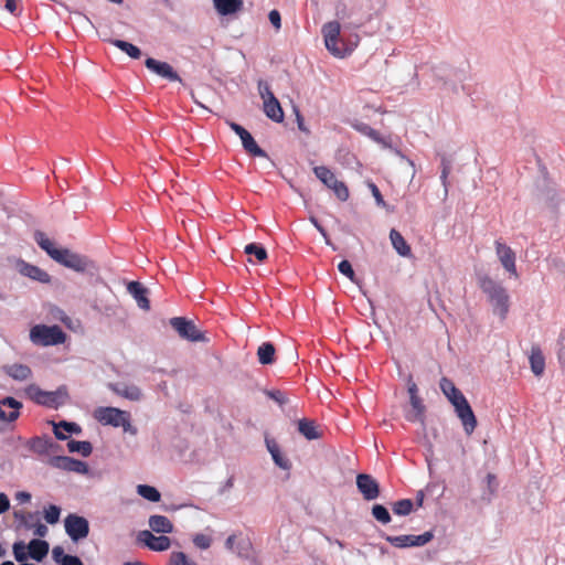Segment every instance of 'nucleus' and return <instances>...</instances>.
I'll use <instances>...</instances> for the list:
<instances>
[{
    "mask_svg": "<svg viewBox=\"0 0 565 565\" xmlns=\"http://www.w3.org/2000/svg\"><path fill=\"white\" fill-rule=\"evenodd\" d=\"M34 241L57 264L90 277L98 274V267L93 259L68 248L56 247L43 232L35 231Z\"/></svg>",
    "mask_w": 565,
    "mask_h": 565,
    "instance_id": "f257e3e1",
    "label": "nucleus"
},
{
    "mask_svg": "<svg viewBox=\"0 0 565 565\" xmlns=\"http://www.w3.org/2000/svg\"><path fill=\"white\" fill-rule=\"evenodd\" d=\"M322 35L326 49L335 57L343 58L350 55L359 44L358 34L345 36L341 33V25L338 21H330L323 24Z\"/></svg>",
    "mask_w": 565,
    "mask_h": 565,
    "instance_id": "f03ea898",
    "label": "nucleus"
},
{
    "mask_svg": "<svg viewBox=\"0 0 565 565\" xmlns=\"http://www.w3.org/2000/svg\"><path fill=\"white\" fill-rule=\"evenodd\" d=\"M479 287L488 296L493 312L505 319L509 312V295L505 288L487 275L479 276Z\"/></svg>",
    "mask_w": 565,
    "mask_h": 565,
    "instance_id": "7ed1b4c3",
    "label": "nucleus"
},
{
    "mask_svg": "<svg viewBox=\"0 0 565 565\" xmlns=\"http://www.w3.org/2000/svg\"><path fill=\"white\" fill-rule=\"evenodd\" d=\"M94 417L104 426L122 428L124 433L131 436L138 435V428L131 424V414L117 407H98Z\"/></svg>",
    "mask_w": 565,
    "mask_h": 565,
    "instance_id": "20e7f679",
    "label": "nucleus"
},
{
    "mask_svg": "<svg viewBox=\"0 0 565 565\" xmlns=\"http://www.w3.org/2000/svg\"><path fill=\"white\" fill-rule=\"evenodd\" d=\"M26 396L38 405L57 409L68 399L66 386H58L55 391H44L36 384H30L25 387Z\"/></svg>",
    "mask_w": 565,
    "mask_h": 565,
    "instance_id": "39448f33",
    "label": "nucleus"
},
{
    "mask_svg": "<svg viewBox=\"0 0 565 565\" xmlns=\"http://www.w3.org/2000/svg\"><path fill=\"white\" fill-rule=\"evenodd\" d=\"M30 340L36 345H57L65 342L66 333L57 324H36L30 330Z\"/></svg>",
    "mask_w": 565,
    "mask_h": 565,
    "instance_id": "423d86ee",
    "label": "nucleus"
},
{
    "mask_svg": "<svg viewBox=\"0 0 565 565\" xmlns=\"http://www.w3.org/2000/svg\"><path fill=\"white\" fill-rule=\"evenodd\" d=\"M316 177L329 189H332L334 194L340 201H347L349 199L348 186L337 179L334 173L324 166L313 168Z\"/></svg>",
    "mask_w": 565,
    "mask_h": 565,
    "instance_id": "0eeeda50",
    "label": "nucleus"
},
{
    "mask_svg": "<svg viewBox=\"0 0 565 565\" xmlns=\"http://www.w3.org/2000/svg\"><path fill=\"white\" fill-rule=\"evenodd\" d=\"M382 537L397 548L419 547L426 545L434 539V532L426 531L419 535L406 534L396 536L384 534Z\"/></svg>",
    "mask_w": 565,
    "mask_h": 565,
    "instance_id": "6e6552de",
    "label": "nucleus"
},
{
    "mask_svg": "<svg viewBox=\"0 0 565 565\" xmlns=\"http://www.w3.org/2000/svg\"><path fill=\"white\" fill-rule=\"evenodd\" d=\"M64 527L68 537L77 543L89 534V522L86 518L76 513H70L64 519Z\"/></svg>",
    "mask_w": 565,
    "mask_h": 565,
    "instance_id": "1a4fd4ad",
    "label": "nucleus"
},
{
    "mask_svg": "<svg viewBox=\"0 0 565 565\" xmlns=\"http://www.w3.org/2000/svg\"><path fill=\"white\" fill-rule=\"evenodd\" d=\"M170 326L178 332V334L191 342L206 341L205 335L194 324L192 320L185 317H173L170 319Z\"/></svg>",
    "mask_w": 565,
    "mask_h": 565,
    "instance_id": "9d476101",
    "label": "nucleus"
},
{
    "mask_svg": "<svg viewBox=\"0 0 565 565\" xmlns=\"http://www.w3.org/2000/svg\"><path fill=\"white\" fill-rule=\"evenodd\" d=\"M227 125L239 137L242 146L246 152L253 157L268 158L267 152L257 145L248 130L234 121H227Z\"/></svg>",
    "mask_w": 565,
    "mask_h": 565,
    "instance_id": "9b49d317",
    "label": "nucleus"
},
{
    "mask_svg": "<svg viewBox=\"0 0 565 565\" xmlns=\"http://www.w3.org/2000/svg\"><path fill=\"white\" fill-rule=\"evenodd\" d=\"M47 463L53 468L79 475H87L89 471L86 462L68 456H53L47 460Z\"/></svg>",
    "mask_w": 565,
    "mask_h": 565,
    "instance_id": "f8f14e48",
    "label": "nucleus"
},
{
    "mask_svg": "<svg viewBox=\"0 0 565 565\" xmlns=\"http://www.w3.org/2000/svg\"><path fill=\"white\" fill-rule=\"evenodd\" d=\"M358 491L365 501H373L380 497L381 488L375 478L369 473H359L355 478Z\"/></svg>",
    "mask_w": 565,
    "mask_h": 565,
    "instance_id": "ddd939ff",
    "label": "nucleus"
},
{
    "mask_svg": "<svg viewBox=\"0 0 565 565\" xmlns=\"http://www.w3.org/2000/svg\"><path fill=\"white\" fill-rule=\"evenodd\" d=\"M145 66L156 75L169 81V82H182V78L178 72L167 62L156 60L153 57H147Z\"/></svg>",
    "mask_w": 565,
    "mask_h": 565,
    "instance_id": "4468645a",
    "label": "nucleus"
},
{
    "mask_svg": "<svg viewBox=\"0 0 565 565\" xmlns=\"http://www.w3.org/2000/svg\"><path fill=\"white\" fill-rule=\"evenodd\" d=\"M137 540L149 550L154 552L167 551L171 545L170 537L166 535L156 536L151 531L148 530L140 531L138 533Z\"/></svg>",
    "mask_w": 565,
    "mask_h": 565,
    "instance_id": "2eb2a0df",
    "label": "nucleus"
},
{
    "mask_svg": "<svg viewBox=\"0 0 565 565\" xmlns=\"http://www.w3.org/2000/svg\"><path fill=\"white\" fill-rule=\"evenodd\" d=\"M107 387L116 395L131 402H140L143 398L141 388L135 384L127 383H108Z\"/></svg>",
    "mask_w": 565,
    "mask_h": 565,
    "instance_id": "dca6fc26",
    "label": "nucleus"
},
{
    "mask_svg": "<svg viewBox=\"0 0 565 565\" xmlns=\"http://www.w3.org/2000/svg\"><path fill=\"white\" fill-rule=\"evenodd\" d=\"M17 268L22 276H25L32 280H35V281H39L42 284L51 282V276L45 270H43L42 268H40L35 265L26 263L23 259L18 260Z\"/></svg>",
    "mask_w": 565,
    "mask_h": 565,
    "instance_id": "f3484780",
    "label": "nucleus"
},
{
    "mask_svg": "<svg viewBox=\"0 0 565 565\" xmlns=\"http://www.w3.org/2000/svg\"><path fill=\"white\" fill-rule=\"evenodd\" d=\"M455 413L457 417L460 419L465 433L467 435H471L478 425V420L469 402L467 401L459 407L455 408Z\"/></svg>",
    "mask_w": 565,
    "mask_h": 565,
    "instance_id": "a211bd4d",
    "label": "nucleus"
},
{
    "mask_svg": "<svg viewBox=\"0 0 565 565\" xmlns=\"http://www.w3.org/2000/svg\"><path fill=\"white\" fill-rule=\"evenodd\" d=\"M495 253H497V256L500 259L503 268L508 273L516 276L514 252L504 243H502L500 241H495Z\"/></svg>",
    "mask_w": 565,
    "mask_h": 565,
    "instance_id": "6ab92c4d",
    "label": "nucleus"
},
{
    "mask_svg": "<svg viewBox=\"0 0 565 565\" xmlns=\"http://www.w3.org/2000/svg\"><path fill=\"white\" fill-rule=\"evenodd\" d=\"M30 450L38 455H46L50 451H54L61 448V446L52 440L46 435L35 436L26 443Z\"/></svg>",
    "mask_w": 565,
    "mask_h": 565,
    "instance_id": "aec40b11",
    "label": "nucleus"
},
{
    "mask_svg": "<svg viewBox=\"0 0 565 565\" xmlns=\"http://www.w3.org/2000/svg\"><path fill=\"white\" fill-rule=\"evenodd\" d=\"M265 444L274 463L280 469L289 471L292 466L291 461L282 455L277 441L274 438L266 436Z\"/></svg>",
    "mask_w": 565,
    "mask_h": 565,
    "instance_id": "412c9836",
    "label": "nucleus"
},
{
    "mask_svg": "<svg viewBox=\"0 0 565 565\" xmlns=\"http://www.w3.org/2000/svg\"><path fill=\"white\" fill-rule=\"evenodd\" d=\"M127 291L136 300L138 307L142 310L150 309L148 299V289L139 281L131 280L127 284Z\"/></svg>",
    "mask_w": 565,
    "mask_h": 565,
    "instance_id": "4be33fe9",
    "label": "nucleus"
},
{
    "mask_svg": "<svg viewBox=\"0 0 565 565\" xmlns=\"http://www.w3.org/2000/svg\"><path fill=\"white\" fill-rule=\"evenodd\" d=\"M264 113L270 120L275 122L279 124L284 121L285 114L279 100L275 97V95H270V98L265 99Z\"/></svg>",
    "mask_w": 565,
    "mask_h": 565,
    "instance_id": "5701e85b",
    "label": "nucleus"
},
{
    "mask_svg": "<svg viewBox=\"0 0 565 565\" xmlns=\"http://www.w3.org/2000/svg\"><path fill=\"white\" fill-rule=\"evenodd\" d=\"M28 550H29V557H31L32 559L36 561V562H42L43 558L47 555L49 553V550H50V545L46 541L44 540H41V539H32L30 542H29V545H28Z\"/></svg>",
    "mask_w": 565,
    "mask_h": 565,
    "instance_id": "b1692460",
    "label": "nucleus"
},
{
    "mask_svg": "<svg viewBox=\"0 0 565 565\" xmlns=\"http://www.w3.org/2000/svg\"><path fill=\"white\" fill-rule=\"evenodd\" d=\"M151 532L168 534L173 532L172 522L164 515L154 514L149 518Z\"/></svg>",
    "mask_w": 565,
    "mask_h": 565,
    "instance_id": "393cba45",
    "label": "nucleus"
},
{
    "mask_svg": "<svg viewBox=\"0 0 565 565\" xmlns=\"http://www.w3.org/2000/svg\"><path fill=\"white\" fill-rule=\"evenodd\" d=\"M390 239L392 246L399 256L408 257L412 254L411 246L407 244L403 235L395 228L390 232Z\"/></svg>",
    "mask_w": 565,
    "mask_h": 565,
    "instance_id": "a878e982",
    "label": "nucleus"
},
{
    "mask_svg": "<svg viewBox=\"0 0 565 565\" xmlns=\"http://www.w3.org/2000/svg\"><path fill=\"white\" fill-rule=\"evenodd\" d=\"M3 371L15 381H25L32 375L31 369L26 364L21 363L6 365Z\"/></svg>",
    "mask_w": 565,
    "mask_h": 565,
    "instance_id": "bb28decb",
    "label": "nucleus"
},
{
    "mask_svg": "<svg viewBox=\"0 0 565 565\" xmlns=\"http://www.w3.org/2000/svg\"><path fill=\"white\" fill-rule=\"evenodd\" d=\"M529 360H530L532 372L536 376L542 375L544 372V369H545V358H544L540 347H532Z\"/></svg>",
    "mask_w": 565,
    "mask_h": 565,
    "instance_id": "cd10ccee",
    "label": "nucleus"
},
{
    "mask_svg": "<svg viewBox=\"0 0 565 565\" xmlns=\"http://www.w3.org/2000/svg\"><path fill=\"white\" fill-rule=\"evenodd\" d=\"M216 11L221 15H231L241 10L242 0H213Z\"/></svg>",
    "mask_w": 565,
    "mask_h": 565,
    "instance_id": "c85d7f7f",
    "label": "nucleus"
},
{
    "mask_svg": "<svg viewBox=\"0 0 565 565\" xmlns=\"http://www.w3.org/2000/svg\"><path fill=\"white\" fill-rule=\"evenodd\" d=\"M452 164H454V159L451 156H448L446 153H443L440 156V181L444 186L445 198L448 195V188H449L448 175L451 172Z\"/></svg>",
    "mask_w": 565,
    "mask_h": 565,
    "instance_id": "c756f323",
    "label": "nucleus"
},
{
    "mask_svg": "<svg viewBox=\"0 0 565 565\" xmlns=\"http://www.w3.org/2000/svg\"><path fill=\"white\" fill-rule=\"evenodd\" d=\"M298 431L308 440H316L321 436L316 423L307 418L298 420Z\"/></svg>",
    "mask_w": 565,
    "mask_h": 565,
    "instance_id": "7c9ffc66",
    "label": "nucleus"
},
{
    "mask_svg": "<svg viewBox=\"0 0 565 565\" xmlns=\"http://www.w3.org/2000/svg\"><path fill=\"white\" fill-rule=\"evenodd\" d=\"M275 345L271 342H264L257 349V358L260 364L269 365L275 362Z\"/></svg>",
    "mask_w": 565,
    "mask_h": 565,
    "instance_id": "2f4dec72",
    "label": "nucleus"
},
{
    "mask_svg": "<svg viewBox=\"0 0 565 565\" xmlns=\"http://www.w3.org/2000/svg\"><path fill=\"white\" fill-rule=\"evenodd\" d=\"M109 42L134 60H137L142 55L141 50L130 42L119 39H111Z\"/></svg>",
    "mask_w": 565,
    "mask_h": 565,
    "instance_id": "473e14b6",
    "label": "nucleus"
},
{
    "mask_svg": "<svg viewBox=\"0 0 565 565\" xmlns=\"http://www.w3.org/2000/svg\"><path fill=\"white\" fill-rule=\"evenodd\" d=\"M67 449L70 452H77L83 457H89L93 452V445L87 440L71 439L67 443Z\"/></svg>",
    "mask_w": 565,
    "mask_h": 565,
    "instance_id": "72a5a7b5",
    "label": "nucleus"
},
{
    "mask_svg": "<svg viewBox=\"0 0 565 565\" xmlns=\"http://www.w3.org/2000/svg\"><path fill=\"white\" fill-rule=\"evenodd\" d=\"M137 493L150 502H159L161 499L160 491L157 488L149 484L137 486Z\"/></svg>",
    "mask_w": 565,
    "mask_h": 565,
    "instance_id": "f704fd0d",
    "label": "nucleus"
},
{
    "mask_svg": "<svg viewBox=\"0 0 565 565\" xmlns=\"http://www.w3.org/2000/svg\"><path fill=\"white\" fill-rule=\"evenodd\" d=\"M392 510L398 516H407L414 510V502L411 499H401L392 504Z\"/></svg>",
    "mask_w": 565,
    "mask_h": 565,
    "instance_id": "c9c22d12",
    "label": "nucleus"
},
{
    "mask_svg": "<svg viewBox=\"0 0 565 565\" xmlns=\"http://www.w3.org/2000/svg\"><path fill=\"white\" fill-rule=\"evenodd\" d=\"M245 254L249 256H255V258L258 262H264L267 259V250L266 248L259 244V243H249L244 248Z\"/></svg>",
    "mask_w": 565,
    "mask_h": 565,
    "instance_id": "e433bc0d",
    "label": "nucleus"
},
{
    "mask_svg": "<svg viewBox=\"0 0 565 565\" xmlns=\"http://www.w3.org/2000/svg\"><path fill=\"white\" fill-rule=\"evenodd\" d=\"M371 512H372L373 518L382 524H387L392 521V516H391L387 508L384 507L383 504H379V503L374 504L372 507Z\"/></svg>",
    "mask_w": 565,
    "mask_h": 565,
    "instance_id": "4c0bfd02",
    "label": "nucleus"
},
{
    "mask_svg": "<svg viewBox=\"0 0 565 565\" xmlns=\"http://www.w3.org/2000/svg\"><path fill=\"white\" fill-rule=\"evenodd\" d=\"M352 127L356 131L370 137L372 140L376 141V142L382 141L379 131H376L375 129H373L370 125H367L365 122L356 121L352 125Z\"/></svg>",
    "mask_w": 565,
    "mask_h": 565,
    "instance_id": "58836bf2",
    "label": "nucleus"
},
{
    "mask_svg": "<svg viewBox=\"0 0 565 565\" xmlns=\"http://www.w3.org/2000/svg\"><path fill=\"white\" fill-rule=\"evenodd\" d=\"M411 405L414 409V415L408 416L407 418L409 420H419L424 422V413H425V405L423 404L420 397H411L409 398Z\"/></svg>",
    "mask_w": 565,
    "mask_h": 565,
    "instance_id": "ea45409f",
    "label": "nucleus"
},
{
    "mask_svg": "<svg viewBox=\"0 0 565 565\" xmlns=\"http://www.w3.org/2000/svg\"><path fill=\"white\" fill-rule=\"evenodd\" d=\"M439 386L448 401H450V398L455 397L457 394H460L461 392L459 388L456 387L454 382L447 377H443L440 380Z\"/></svg>",
    "mask_w": 565,
    "mask_h": 565,
    "instance_id": "a19ab883",
    "label": "nucleus"
},
{
    "mask_svg": "<svg viewBox=\"0 0 565 565\" xmlns=\"http://www.w3.org/2000/svg\"><path fill=\"white\" fill-rule=\"evenodd\" d=\"M28 546L22 541H18L13 544V555L17 562L24 563L29 558V552H26Z\"/></svg>",
    "mask_w": 565,
    "mask_h": 565,
    "instance_id": "79ce46f5",
    "label": "nucleus"
},
{
    "mask_svg": "<svg viewBox=\"0 0 565 565\" xmlns=\"http://www.w3.org/2000/svg\"><path fill=\"white\" fill-rule=\"evenodd\" d=\"M61 508L55 504H50L44 510V519L49 524H56L60 521Z\"/></svg>",
    "mask_w": 565,
    "mask_h": 565,
    "instance_id": "37998d69",
    "label": "nucleus"
},
{
    "mask_svg": "<svg viewBox=\"0 0 565 565\" xmlns=\"http://www.w3.org/2000/svg\"><path fill=\"white\" fill-rule=\"evenodd\" d=\"M338 270L344 275L345 277H348L352 282H358L356 281V277H355V273L353 270V267L351 265V263L347 259H343L342 262L339 263L338 265Z\"/></svg>",
    "mask_w": 565,
    "mask_h": 565,
    "instance_id": "c03bdc74",
    "label": "nucleus"
},
{
    "mask_svg": "<svg viewBox=\"0 0 565 565\" xmlns=\"http://www.w3.org/2000/svg\"><path fill=\"white\" fill-rule=\"evenodd\" d=\"M263 392L268 398L275 401L279 406L285 405L288 402L285 393L279 390H264Z\"/></svg>",
    "mask_w": 565,
    "mask_h": 565,
    "instance_id": "a18cd8bd",
    "label": "nucleus"
},
{
    "mask_svg": "<svg viewBox=\"0 0 565 565\" xmlns=\"http://www.w3.org/2000/svg\"><path fill=\"white\" fill-rule=\"evenodd\" d=\"M171 565H198L194 562H190L183 552H174L170 558Z\"/></svg>",
    "mask_w": 565,
    "mask_h": 565,
    "instance_id": "49530a36",
    "label": "nucleus"
},
{
    "mask_svg": "<svg viewBox=\"0 0 565 565\" xmlns=\"http://www.w3.org/2000/svg\"><path fill=\"white\" fill-rule=\"evenodd\" d=\"M68 557H71V554H66L62 546H54L53 547V550H52V558H53V561L56 564L63 565Z\"/></svg>",
    "mask_w": 565,
    "mask_h": 565,
    "instance_id": "de8ad7c7",
    "label": "nucleus"
},
{
    "mask_svg": "<svg viewBox=\"0 0 565 565\" xmlns=\"http://www.w3.org/2000/svg\"><path fill=\"white\" fill-rule=\"evenodd\" d=\"M58 426L71 435H79L82 433L81 426L75 422L61 420L58 422Z\"/></svg>",
    "mask_w": 565,
    "mask_h": 565,
    "instance_id": "09e8293b",
    "label": "nucleus"
},
{
    "mask_svg": "<svg viewBox=\"0 0 565 565\" xmlns=\"http://www.w3.org/2000/svg\"><path fill=\"white\" fill-rule=\"evenodd\" d=\"M193 543L196 547L201 550H206L211 546L212 539L205 534L199 533L194 535Z\"/></svg>",
    "mask_w": 565,
    "mask_h": 565,
    "instance_id": "8fccbe9b",
    "label": "nucleus"
},
{
    "mask_svg": "<svg viewBox=\"0 0 565 565\" xmlns=\"http://www.w3.org/2000/svg\"><path fill=\"white\" fill-rule=\"evenodd\" d=\"M371 192L375 199V202L379 206L386 207V203L383 199V195L381 194L379 188L374 183L369 184Z\"/></svg>",
    "mask_w": 565,
    "mask_h": 565,
    "instance_id": "3c124183",
    "label": "nucleus"
},
{
    "mask_svg": "<svg viewBox=\"0 0 565 565\" xmlns=\"http://www.w3.org/2000/svg\"><path fill=\"white\" fill-rule=\"evenodd\" d=\"M558 343V361L561 363L562 369L565 371V332L561 334Z\"/></svg>",
    "mask_w": 565,
    "mask_h": 565,
    "instance_id": "603ef678",
    "label": "nucleus"
},
{
    "mask_svg": "<svg viewBox=\"0 0 565 565\" xmlns=\"http://www.w3.org/2000/svg\"><path fill=\"white\" fill-rule=\"evenodd\" d=\"M268 19L275 29H277V30L280 29L281 17H280V13L278 10H276V9L271 10L268 14Z\"/></svg>",
    "mask_w": 565,
    "mask_h": 565,
    "instance_id": "864d4df0",
    "label": "nucleus"
},
{
    "mask_svg": "<svg viewBox=\"0 0 565 565\" xmlns=\"http://www.w3.org/2000/svg\"><path fill=\"white\" fill-rule=\"evenodd\" d=\"M258 89H259V95L264 102H265V99L270 98V95H274L269 85L263 81H260L258 83Z\"/></svg>",
    "mask_w": 565,
    "mask_h": 565,
    "instance_id": "5fc2aeb1",
    "label": "nucleus"
},
{
    "mask_svg": "<svg viewBox=\"0 0 565 565\" xmlns=\"http://www.w3.org/2000/svg\"><path fill=\"white\" fill-rule=\"evenodd\" d=\"M311 223L315 225V227L319 231V233L323 236L326 244L331 245L330 238L328 236L327 231L324 227L319 223V221L316 217H310Z\"/></svg>",
    "mask_w": 565,
    "mask_h": 565,
    "instance_id": "6e6d98bb",
    "label": "nucleus"
},
{
    "mask_svg": "<svg viewBox=\"0 0 565 565\" xmlns=\"http://www.w3.org/2000/svg\"><path fill=\"white\" fill-rule=\"evenodd\" d=\"M547 201H548V205L553 210H557L559 204L562 203V198L556 192H553V193L548 194Z\"/></svg>",
    "mask_w": 565,
    "mask_h": 565,
    "instance_id": "4d7b16f0",
    "label": "nucleus"
},
{
    "mask_svg": "<svg viewBox=\"0 0 565 565\" xmlns=\"http://www.w3.org/2000/svg\"><path fill=\"white\" fill-rule=\"evenodd\" d=\"M18 2L19 0H6L4 8L14 17L20 15L21 12H18Z\"/></svg>",
    "mask_w": 565,
    "mask_h": 565,
    "instance_id": "13d9d810",
    "label": "nucleus"
},
{
    "mask_svg": "<svg viewBox=\"0 0 565 565\" xmlns=\"http://www.w3.org/2000/svg\"><path fill=\"white\" fill-rule=\"evenodd\" d=\"M294 111L296 115V121H297L298 129L308 134L309 129L306 127L303 117L300 114L299 109L297 107H294Z\"/></svg>",
    "mask_w": 565,
    "mask_h": 565,
    "instance_id": "bf43d9fd",
    "label": "nucleus"
},
{
    "mask_svg": "<svg viewBox=\"0 0 565 565\" xmlns=\"http://www.w3.org/2000/svg\"><path fill=\"white\" fill-rule=\"evenodd\" d=\"M50 424L53 427V433H54V436L56 439H58V440H67L68 439V436L61 430L62 428H61V426H58V423L50 422Z\"/></svg>",
    "mask_w": 565,
    "mask_h": 565,
    "instance_id": "052dcab7",
    "label": "nucleus"
},
{
    "mask_svg": "<svg viewBox=\"0 0 565 565\" xmlns=\"http://www.w3.org/2000/svg\"><path fill=\"white\" fill-rule=\"evenodd\" d=\"M10 509V500L8 495L3 492H0V515L7 512Z\"/></svg>",
    "mask_w": 565,
    "mask_h": 565,
    "instance_id": "680f3d73",
    "label": "nucleus"
},
{
    "mask_svg": "<svg viewBox=\"0 0 565 565\" xmlns=\"http://www.w3.org/2000/svg\"><path fill=\"white\" fill-rule=\"evenodd\" d=\"M31 493L28 492V491H18L15 493V500L20 503V504H24V503H28L31 501Z\"/></svg>",
    "mask_w": 565,
    "mask_h": 565,
    "instance_id": "e2e57ef3",
    "label": "nucleus"
},
{
    "mask_svg": "<svg viewBox=\"0 0 565 565\" xmlns=\"http://www.w3.org/2000/svg\"><path fill=\"white\" fill-rule=\"evenodd\" d=\"M34 534L39 537H43L47 534V526L41 522L33 524Z\"/></svg>",
    "mask_w": 565,
    "mask_h": 565,
    "instance_id": "0e129e2a",
    "label": "nucleus"
},
{
    "mask_svg": "<svg viewBox=\"0 0 565 565\" xmlns=\"http://www.w3.org/2000/svg\"><path fill=\"white\" fill-rule=\"evenodd\" d=\"M467 401L468 399L466 396L462 394V392H460V394H457L455 397L450 398L449 403L454 406V408H457Z\"/></svg>",
    "mask_w": 565,
    "mask_h": 565,
    "instance_id": "69168bd1",
    "label": "nucleus"
},
{
    "mask_svg": "<svg viewBox=\"0 0 565 565\" xmlns=\"http://www.w3.org/2000/svg\"><path fill=\"white\" fill-rule=\"evenodd\" d=\"M407 385H408L409 398L411 397H418V394H417L418 393V387H417L416 383L413 381L411 375L408 377Z\"/></svg>",
    "mask_w": 565,
    "mask_h": 565,
    "instance_id": "338daca9",
    "label": "nucleus"
},
{
    "mask_svg": "<svg viewBox=\"0 0 565 565\" xmlns=\"http://www.w3.org/2000/svg\"><path fill=\"white\" fill-rule=\"evenodd\" d=\"M63 565H84V563L78 556L71 555Z\"/></svg>",
    "mask_w": 565,
    "mask_h": 565,
    "instance_id": "774afa93",
    "label": "nucleus"
}]
</instances>
